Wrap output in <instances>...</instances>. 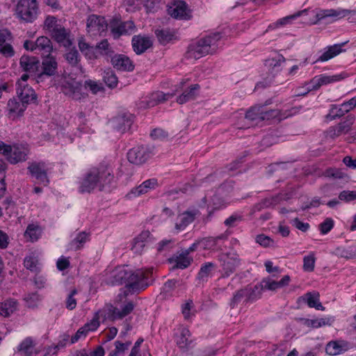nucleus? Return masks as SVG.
<instances>
[{"label": "nucleus", "instance_id": "1", "mask_svg": "<svg viewBox=\"0 0 356 356\" xmlns=\"http://www.w3.org/2000/svg\"><path fill=\"white\" fill-rule=\"evenodd\" d=\"M114 182L113 169L109 164L101 163L90 169L79 183V192L90 193L96 187L100 191H110Z\"/></svg>", "mask_w": 356, "mask_h": 356}, {"label": "nucleus", "instance_id": "2", "mask_svg": "<svg viewBox=\"0 0 356 356\" xmlns=\"http://www.w3.org/2000/svg\"><path fill=\"white\" fill-rule=\"evenodd\" d=\"M115 282L118 284H125L129 293H136L145 290L152 284L154 278L152 270L137 269L134 271L125 268L119 270L114 275Z\"/></svg>", "mask_w": 356, "mask_h": 356}, {"label": "nucleus", "instance_id": "3", "mask_svg": "<svg viewBox=\"0 0 356 356\" xmlns=\"http://www.w3.org/2000/svg\"><path fill=\"white\" fill-rule=\"evenodd\" d=\"M221 38L220 33H215L200 39L197 42L191 44L186 53L187 58L199 59L207 54L216 52L217 42Z\"/></svg>", "mask_w": 356, "mask_h": 356}, {"label": "nucleus", "instance_id": "4", "mask_svg": "<svg viewBox=\"0 0 356 356\" xmlns=\"http://www.w3.org/2000/svg\"><path fill=\"white\" fill-rule=\"evenodd\" d=\"M29 153V149L27 145H14L11 146L0 140V154L3 155L11 164L25 161Z\"/></svg>", "mask_w": 356, "mask_h": 356}, {"label": "nucleus", "instance_id": "5", "mask_svg": "<svg viewBox=\"0 0 356 356\" xmlns=\"http://www.w3.org/2000/svg\"><path fill=\"white\" fill-rule=\"evenodd\" d=\"M16 15L25 22H33L39 13L37 0H19L16 6Z\"/></svg>", "mask_w": 356, "mask_h": 356}, {"label": "nucleus", "instance_id": "6", "mask_svg": "<svg viewBox=\"0 0 356 356\" xmlns=\"http://www.w3.org/2000/svg\"><path fill=\"white\" fill-rule=\"evenodd\" d=\"M222 268V277H227L241 266V260L236 252L222 253L218 258Z\"/></svg>", "mask_w": 356, "mask_h": 356}, {"label": "nucleus", "instance_id": "7", "mask_svg": "<svg viewBox=\"0 0 356 356\" xmlns=\"http://www.w3.org/2000/svg\"><path fill=\"white\" fill-rule=\"evenodd\" d=\"M355 13V10L343 8L320 10L316 14L313 24L321 23L323 20L326 21V23H330Z\"/></svg>", "mask_w": 356, "mask_h": 356}, {"label": "nucleus", "instance_id": "8", "mask_svg": "<svg viewBox=\"0 0 356 356\" xmlns=\"http://www.w3.org/2000/svg\"><path fill=\"white\" fill-rule=\"evenodd\" d=\"M152 154L151 147L140 145L131 148L127 153V158L130 163L139 165L145 163Z\"/></svg>", "mask_w": 356, "mask_h": 356}, {"label": "nucleus", "instance_id": "9", "mask_svg": "<svg viewBox=\"0 0 356 356\" xmlns=\"http://www.w3.org/2000/svg\"><path fill=\"white\" fill-rule=\"evenodd\" d=\"M27 170L38 184L47 186L49 180L47 176V165L44 161H34L29 163Z\"/></svg>", "mask_w": 356, "mask_h": 356}, {"label": "nucleus", "instance_id": "10", "mask_svg": "<svg viewBox=\"0 0 356 356\" xmlns=\"http://www.w3.org/2000/svg\"><path fill=\"white\" fill-rule=\"evenodd\" d=\"M273 111H264V106H252L245 113V120L249 122L248 127L269 119Z\"/></svg>", "mask_w": 356, "mask_h": 356}, {"label": "nucleus", "instance_id": "11", "mask_svg": "<svg viewBox=\"0 0 356 356\" xmlns=\"http://www.w3.org/2000/svg\"><path fill=\"white\" fill-rule=\"evenodd\" d=\"M17 95L23 106L37 101V95L34 90L26 83H17Z\"/></svg>", "mask_w": 356, "mask_h": 356}, {"label": "nucleus", "instance_id": "12", "mask_svg": "<svg viewBox=\"0 0 356 356\" xmlns=\"http://www.w3.org/2000/svg\"><path fill=\"white\" fill-rule=\"evenodd\" d=\"M87 30L92 35L101 34L107 28V23L104 17L91 15L87 19Z\"/></svg>", "mask_w": 356, "mask_h": 356}, {"label": "nucleus", "instance_id": "13", "mask_svg": "<svg viewBox=\"0 0 356 356\" xmlns=\"http://www.w3.org/2000/svg\"><path fill=\"white\" fill-rule=\"evenodd\" d=\"M134 122V116L130 113H123L115 117L111 122L112 127L120 133L129 130Z\"/></svg>", "mask_w": 356, "mask_h": 356}, {"label": "nucleus", "instance_id": "14", "mask_svg": "<svg viewBox=\"0 0 356 356\" xmlns=\"http://www.w3.org/2000/svg\"><path fill=\"white\" fill-rule=\"evenodd\" d=\"M169 15L175 19H188L190 18V10L186 2L183 1H175L168 9Z\"/></svg>", "mask_w": 356, "mask_h": 356}, {"label": "nucleus", "instance_id": "15", "mask_svg": "<svg viewBox=\"0 0 356 356\" xmlns=\"http://www.w3.org/2000/svg\"><path fill=\"white\" fill-rule=\"evenodd\" d=\"M42 65V70L37 76L38 82H39L44 76H51L55 75L57 72L58 63L56 58L50 55H48L43 59Z\"/></svg>", "mask_w": 356, "mask_h": 356}, {"label": "nucleus", "instance_id": "16", "mask_svg": "<svg viewBox=\"0 0 356 356\" xmlns=\"http://www.w3.org/2000/svg\"><path fill=\"white\" fill-rule=\"evenodd\" d=\"M82 85L80 82L75 81H66L61 86L62 92L74 99L79 100L82 97Z\"/></svg>", "mask_w": 356, "mask_h": 356}, {"label": "nucleus", "instance_id": "17", "mask_svg": "<svg viewBox=\"0 0 356 356\" xmlns=\"http://www.w3.org/2000/svg\"><path fill=\"white\" fill-rule=\"evenodd\" d=\"M19 65L23 71L30 74H35L38 72L40 63L39 59L35 56L23 55L19 59Z\"/></svg>", "mask_w": 356, "mask_h": 356}, {"label": "nucleus", "instance_id": "18", "mask_svg": "<svg viewBox=\"0 0 356 356\" xmlns=\"http://www.w3.org/2000/svg\"><path fill=\"white\" fill-rule=\"evenodd\" d=\"M113 66L120 71L131 72L134 69V65L129 57L123 54H115L111 57Z\"/></svg>", "mask_w": 356, "mask_h": 356}, {"label": "nucleus", "instance_id": "19", "mask_svg": "<svg viewBox=\"0 0 356 356\" xmlns=\"http://www.w3.org/2000/svg\"><path fill=\"white\" fill-rule=\"evenodd\" d=\"M111 33L115 38H118L122 35H131L136 31V26L132 21L120 22L118 24L111 25Z\"/></svg>", "mask_w": 356, "mask_h": 356}, {"label": "nucleus", "instance_id": "20", "mask_svg": "<svg viewBox=\"0 0 356 356\" xmlns=\"http://www.w3.org/2000/svg\"><path fill=\"white\" fill-rule=\"evenodd\" d=\"M132 47L136 54H142L152 46V40L149 37L140 35L132 38Z\"/></svg>", "mask_w": 356, "mask_h": 356}, {"label": "nucleus", "instance_id": "21", "mask_svg": "<svg viewBox=\"0 0 356 356\" xmlns=\"http://www.w3.org/2000/svg\"><path fill=\"white\" fill-rule=\"evenodd\" d=\"M350 348V343L346 341H332L326 345L325 351L327 354L334 356L346 352Z\"/></svg>", "mask_w": 356, "mask_h": 356}, {"label": "nucleus", "instance_id": "22", "mask_svg": "<svg viewBox=\"0 0 356 356\" xmlns=\"http://www.w3.org/2000/svg\"><path fill=\"white\" fill-rule=\"evenodd\" d=\"M52 38L60 44L68 47L72 45L70 32L60 25L51 31Z\"/></svg>", "mask_w": 356, "mask_h": 356}, {"label": "nucleus", "instance_id": "23", "mask_svg": "<svg viewBox=\"0 0 356 356\" xmlns=\"http://www.w3.org/2000/svg\"><path fill=\"white\" fill-rule=\"evenodd\" d=\"M348 42H344L339 44H335L334 45H331L327 47L326 51H325L313 63L317 62H325L327 61L332 58L338 56L341 52H343L342 47L347 43Z\"/></svg>", "mask_w": 356, "mask_h": 356}, {"label": "nucleus", "instance_id": "24", "mask_svg": "<svg viewBox=\"0 0 356 356\" xmlns=\"http://www.w3.org/2000/svg\"><path fill=\"white\" fill-rule=\"evenodd\" d=\"M348 42H344L339 44H335L334 45H331L327 47L326 51H325L313 63L317 62H325L327 61L332 58L338 56L341 52H343L342 47L347 43Z\"/></svg>", "mask_w": 356, "mask_h": 356}, {"label": "nucleus", "instance_id": "25", "mask_svg": "<svg viewBox=\"0 0 356 356\" xmlns=\"http://www.w3.org/2000/svg\"><path fill=\"white\" fill-rule=\"evenodd\" d=\"M64 58L67 63L74 68L76 74H82L84 72L81 65L80 64V56L78 51L73 48L68 52L65 53Z\"/></svg>", "mask_w": 356, "mask_h": 356}, {"label": "nucleus", "instance_id": "26", "mask_svg": "<svg viewBox=\"0 0 356 356\" xmlns=\"http://www.w3.org/2000/svg\"><path fill=\"white\" fill-rule=\"evenodd\" d=\"M199 213L197 210L194 211H186L179 215L177 218V222L175 224V228L178 230H182L185 229L189 224L192 223Z\"/></svg>", "mask_w": 356, "mask_h": 356}, {"label": "nucleus", "instance_id": "27", "mask_svg": "<svg viewBox=\"0 0 356 356\" xmlns=\"http://www.w3.org/2000/svg\"><path fill=\"white\" fill-rule=\"evenodd\" d=\"M190 337L191 332L188 329L183 327L176 337V343L183 352H186L191 348L193 341L189 339Z\"/></svg>", "mask_w": 356, "mask_h": 356}, {"label": "nucleus", "instance_id": "28", "mask_svg": "<svg viewBox=\"0 0 356 356\" xmlns=\"http://www.w3.org/2000/svg\"><path fill=\"white\" fill-rule=\"evenodd\" d=\"M200 88L199 84L191 85L188 88L182 90L181 93L177 98V102L179 104H184L194 100L197 95Z\"/></svg>", "mask_w": 356, "mask_h": 356}, {"label": "nucleus", "instance_id": "29", "mask_svg": "<svg viewBox=\"0 0 356 356\" xmlns=\"http://www.w3.org/2000/svg\"><path fill=\"white\" fill-rule=\"evenodd\" d=\"M345 76L342 74H335L332 76L320 75L316 76L313 80H314V84L313 85V90H318L322 86L327 85L331 83L341 81L343 79Z\"/></svg>", "mask_w": 356, "mask_h": 356}, {"label": "nucleus", "instance_id": "30", "mask_svg": "<svg viewBox=\"0 0 356 356\" xmlns=\"http://www.w3.org/2000/svg\"><path fill=\"white\" fill-rule=\"evenodd\" d=\"M309 11V9H304L302 10L298 11L293 15H288L286 17H284L283 18H281L276 21L275 22L270 24L268 27V29H275L280 26H283L286 24H291V22L296 19L298 17L302 16L304 15H307Z\"/></svg>", "mask_w": 356, "mask_h": 356}, {"label": "nucleus", "instance_id": "31", "mask_svg": "<svg viewBox=\"0 0 356 356\" xmlns=\"http://www.w3.org/2000/svg\"><path fill=\"white\" fill-rule=\"evenodd\" d=\"M158 186L156 179H149L143 181L140 186L131 190V193L138 196L147 193L149 190L155 188Z\"/></svg>", "mask_w": 356, "mask_h": 356}, {"label": "nucleus", "instance_id": "32", "mask_svg": "<svg viewBox=\"0 0 356 356\" xmlns=\"http://www.w3.org/2000/svg\"><path fill=\"white\" fill-rule=\"evenodd\" d=\"M95 54L97 56L99 55H102L106 57V58H111L113 56L114 51L110 47V44L107 40H103L100 42H99L95 49H94Z\"/></svg>", "mask_w": 356, "mask_h": 356}, {"label": "nucleus", "instance_id": "33", "mask_svg": "<svg viewBox=\"0 0 356 356\" xmlns=\"http://www.w3.org/2000/svg\"><path fill=\"white\" fill-rule=\"evenodd\" d=\"M347 113H348V109L345 108L342 104L340 105L332 104L325 118L327 120L332 121L341 118Z\"/></svg>", "mask_w": 356, "mask_h": 356}, {"label": "nucleus", "instance_id": "34", "mask_svg": "<svg viewBox=\"0 0 356 356\" xmlns=\"http://www.w3.org/2000/svg\"><path fill=\"white\" fill-rule=\"evenodd\" d=\"M35 343L32 337L25 338L17 346V351L24 354L26 356H30L35 346Z\"/></svg>", "mask_w": 356, "mask_h": 356}, {"label": "nucleus", "instance_id": "35", "mask_svg": "<svg viewBox=\"0 0 356 356\" xmlns=\"http://www.w3.org/2000/svg\"><path fill=\"white\" fill-rule=\"evenodd\" d=\"M35 43V50L38 49L40 51H43L44 53H47L48 55L50 54L52 51V44L51 40L46 36H40L37 38Z\"/></svg>", "mask_w": 356, "mask_h": 356}, {"label": "nucleus", "instance_id": "36", "mask_svg": "<svg viewBox=\"0 0 356 356\" xmlns=\"http://www.w3.org/2000/svg\"><path fill=\"white\" fill-rule=\"evenodd\" d=\"M284 61V57L281 54H277L275 57L266 59L265 65L270 68L272 72H277L281 70V64Z\"/></svg>", "mask_w": 356, "mask_h": 356}, {"label": "nucleus", "instance_id": "37", "mask_svg": "<svg viewBox=\"0 0 356 356\" xmlns=\"http://www.w3.org/2000/svg\"><path fill=\"white\" fill-rule=\"evenodd\" d=\"M334 254L339 257L345 258L346 259H353L356 257V247L349 246L347 248L338 247L334 250Z\"/></svg>", "mask_w": 356, "mask_h": 356}, {"label": "nucleus", "instance_id": "38", "mask_svg": "<svg viewBox=\"0 0 356 356\" xmlns=\"http://www.w3.org/2000/svg\"><path fill=\"white\" fill-rule=\"evenodd\" d=\"M89 240V234L86 232L79 233L76 236L70 243V249L79 250Z\"/></svg>", "mask_w": 356, "mask_h": 356}, {"label": "nucleus", "instance_id": "39", "mask_svg": "<svg viewBox=\"0 0 356 356\" xmlns=\"http://www.w3.org/2000/svg\"><path fill=\"white\" fill-rule=\"evenodd\" d=\"M17 302L14 300H8L0 302V316H9L16 310Z\"/></svg>", "mask_w": 356, "mask_h": 356}, {"label": "nucleus", "instance_id": "40", "mask_svg": "<svg viewBox=\"0 0 356 356\" xmlns=\"http://www.w3.org/2000/svg\"><path fill=\"white\" fill-rule=\"evenodd\" d=\"M42 234L41 228L38 225L33 224L29 225L24 236L26 238H29L31 242L37 241L40 237Z\"/></svg>", "mask_w": 356, "mask_h": 356}, {"label": "nucleus", "instance_id": "41", "mask_svg": "<svg viewBox=\"0 0 356 356\" xmlns=\"http://www.w3.org/2000/svg\"><path fill=\"white\" fill-rule=\"evenodd\" d=\"M247 291V302H253L260 298L263 289L261 284H257L254 286H248L245 288Z\"/></svg>", "mask_w": 356, "mask_h": 356}, {"label": "nucleus", "instance_id": "42", "mask_svg": "<svg viewBox=\"0 0 356 356\" xmlns=\"http://www.w3.org/2000/svg\"><path fill=\"white\" fill-rule=\"evenodd\" d=\"M102 77L103 81L108 88H114L117 86L118 83V77L111 69L105 70Z\"/></svg>", "mask_w": 356, "mask_h": 356}, {"label": "nucleus", "instance_id": "43", "mask_svg": "<svg viewBox=\"0 0 356 356\" xmlns=\"http://www.w3.org/2000/svg\"><path fill=\"white\" fill-rule=\"evenodd\" d=\"M355 120V115L350 114L346 116L344 121L339 122L337 125V127L339 129V131H341V134H347L350 131L351 127L354 124Z\"/></svg>", "mask_w": 356, "mask_h": 356}, {"label": "nucleus", "instance_id": "44", "mask_svg": "<svg viewBox=\"0 0 356 356\" xmlns=\"http://www.w3.org/2000/svg\"><path fill=\"white\" fill-rule=\"evenodd\" d=\"M174 95V94L170 93H163L162 92H156L153 93L151 97L150 101L147 103L148 107H152L156 105L159 103L163 102L164 101L168 99L169 97H171Z\"/></svg>", "mask_w": 356, "mask_h": 356}, {"label": "nucleus", "instance_id": "45", "mask_svg": "<svg viewBox=\"0 0 356 356\" xmlns=\"http://www.w3.org/2000/svg\"><path fill=\"white\" fill-rule=\"evenodd\" d=\"M215 267V264L212 262H207L203 264L197 274V279L204 281L211 274Z\"/></svg>", "mask_w": 356, "mask_h": 356}, {"label": "nucleus", "instance_id": "46", "mask_svg": "<svg viewBox=\"0 0 356 356\" xmlns=\"http://www.w3.org/2000/svg\"><path fill=\"white\" fill-rule=\"evenodd\" d=\"M242 300L247 302V291L245 290V288L237 291L234 294L233 298L230 300L229 305L232 308H234Z\"/></svg>", "mask_w": 356, "mask_h": 356}, {"label": "nucleus", "instance_id": "47", "mask_svg": "<svg viewBox=\"0 0 356 356\" xmlns=\"http://www.w3.org/2000/svg\"><path fill=\"white\" fill-rule=\"evenodd\" d=\"M289 163L280 162L275 163L268 165L267 168V174L272 175L273 173L277 172L281 175V172L288 169Z\"/></svg>", "mask_w": 356, "mask_h": 356}, {"label": "nucleus", "instance_id": "48", "mask_svg": "<svg viewBox=\"0 0 356 356\" xmlns=\"http://www.w3.org/2000/svg\"><path fill=\"white\" fill-rule=\"evenodd\" d=\"M79 48L82 53H84L86 56H88L89 58H97V56L95 55L94 48L90 47L88 43L84 42L83 40H80L79 42Z\"/></svg>", "mask_w": 356, "mask_h": 356}, {"label": "nucleus", "instance_id": "49", "mask_svg": "<svg viewBox=\"0 0 356 356\" xmlns=\"http://www.w3.org/2000/svg\"><path fill=\"white\" fill-rule=\"evenodd\" d=\"M155 34L159 41L165 44L172 39L173 35H172L168 30H156Z\"/></svg>", "mask_w": 356, "mask_h": 356}, {"label": "nucleus", "instance_id": "50", "mask_svg": "<svg viewBox=\"0 0 356 356\" xmlns=\"http://www.w3.org/2000/svg\"><path fill=\"white\" fill-rule=\"evenodd\" d=\"M26 106H24L21 105L19 102H17L15 99H10L8 103V109L10 113H15L17 114H21L23 113L25 109Z\"/></svg>", "mask_w": 356, "mask_h": 356}, {"label": "nucleus", "instance_id": "51", "mask_svg": "<svg viewBox=\"0 0 356 356\" xmlns=\"http://www.w3.org/2000/svg\"><path fill=\"white\" fill-rule=\"evenodd\" d=\"M261 288L263 290L275 291L280 287L278 282L272 280L271 278L264 279L261 282Z\"/></svg>", "mask_w": 356, "mask_h": 356}, {"label": "nucleus", "instance_id": "52", "mask_svg": "<svg viewBox=\"0 0 356 356\" xmlns=\"http://www.w3.org/2000/svg\"><path fill=\"white\" fill-rule=\"evenodd\" d=\"M86 88H88L93 94H97L99 91L104 90V86L101 83H97L91 79L86 80L84 83Z\"/></svg>", "mask_w": 356, "mask_h": 356}, {"label": "nucleus", "instance_id": "53", "mask_svg": "<svg viewBox=\"0 0 356 356\" xmlns=\"http://www.w3.org/2000/svg\"><path fill=\"white\" fill-rule=\"evenodd\" d=\"M296 302L298 309L303 308L305 305L312 308V292L309 291L305 296L299 297Z\"/></svg>", "mask_w": 356, "mask_h": 356}, {"label": "nucleus", "instance_id": "54", "mask_svg": "<svg viewBox=\"0 0 356 356\" xmlns=\"http://www.w3.org/2000/svg\"><path fill=\"white\" fill-rule=\"evenodd\" d=\"M334 319L332 317L313 318V328H318L325 325H331Z\"/></svg>", "mask_w": 356, "mask_h": 356}, {"label": "nucleus", "instance_id": "55", "mask_svg": "<svg viewBox=\"0 0 356 356\" xmlns=\"http://www.w3.org/2000/svg\"><path fill=\"white\" fill-rule=\"evenodd\" d=\"M334 220L331 218H327L319 226V230L322 234H327L334 227Z\"/></svg>", "mask_w": 356, "mask_h": 356}, {"label": "nucleus", "instance_id": "56", "mask_svg": "<svg viewBox=\"0 0 356 356\" xmlns=\"http://www.w3.org/2000/svg\"><path fill=\"white\" fill-rule=\"evenodd\" d=\"M174 244V241L172 239H164L160 241L157 245V252H163L169 251Z\"/></svg>", "mask_w": 356, "mask_h": 356}, {"label": "nucleus", "instance_id": "57", "mask_svg": "<svg viewBox=\"0 0 356 356\" xmlns=\"http://www.w3.org/2000/svg\"><path fill=\"white\" fill-rule=\"evenodd\" d=\"M76 294H77V290L76 289L72 290L71 292L68 294L65 301L67 309L72 310L76 307V300L74 298V296Z\"/></svg>", "mask_w": 356, "mask_h": 356}, {"label": "nucleus", "instance_id": "58", "mask_svg": "<svg viewBox=\"0 0 356 356\" xmlns=\"http://www.w3.org/2000/svg\"><path fill=\"white\" fill-rule=\"evenodd\" d=\"M108 318L111 321H115L116 320L122 319L124 318V316L122 313L121 309H118V307H111L108 309Z\"/></svg>", "mask_w": 356, "mask_h": 356}, {"label": "nucleus", "instance_id": "59", "mask_svg": "<svg viewBox=\"0 0 356 356\" xmlns=\"http://www.w3.org/2000/svg\"><path fill=\"white\" fill-rule=\"evenodd\" d=\"M191 260L185 255H180L176 260L175 267L177 268L184 269L191 264Z\"/></svg>", "mask_w": 356, "mask_h": 356}, {"label": "nucleus", "instance_id": "60", "mask_svg": "<svg viewBox=\"0 0 356 356\" xmlns=\"http://www.w3.org/2000/svg\"><path fill=\"white\" fill-rule=\"evenodd\" d=\"M0 53L6 58H11L15 55V50L13 46L6 43L0 46Z\"/></svg>", "mask_w": 356, "mask_h": 356}, {"label": "nucleus", "instance_id": "61", "mask_svg": "<svg viewBox=\"0 0 356 356\" xmlns=\"http://www.w3.org/2000/svg\"><path fill=\"white\" fill-rule=\"evenodd\" d=\"M24 300L29 307H33L40 300V296L37 292L31 293L26 295Z\"/></svg>", "mask_w": 356, "mask_h": 356}, {"label": "nucleus", "instance_id": "62", "mask_svg": "<svg viewBox=\"0 0 356 356\" xmlns=\"http://www.w3.org/2000/svg\"><path fill=\"white\" fill-rule=\"evenodd\" d=\"M38 260L33 257H26L24 260V265L26 269L31 271L37 270Z\"/></svg>", "mask_w": 356, "mask_h": 356}, {"label": "nucleus", "instance_id": "63", "mask_svg": "<svg viewBox=\"0 0 356 356\" xmlns=\"http://www.w3.org/2000/svg\"><path fill=\"white\" fill-rule=\"evenodd\" d=\"M339 199L346 202L356 200V191H343L339 193Z\"/></svg>", "mask_w": 356, "mask_h": 356}, {"label": "nucleus", "instance_id": "64", "mask_svg": "<svg viewBox=\"0 0 356 356\" xmlns=\"http://www.w3.org/2000/svg\"><path fill=\"white\" fill-rule=\"evenodd\" d=\"M114 345L115 349L109 353L108 356H120L127 350L123 346L122 342L120 341H115Z\"/></svg>", "mask_w": 356, "mask_h": 356}]
</instances>
